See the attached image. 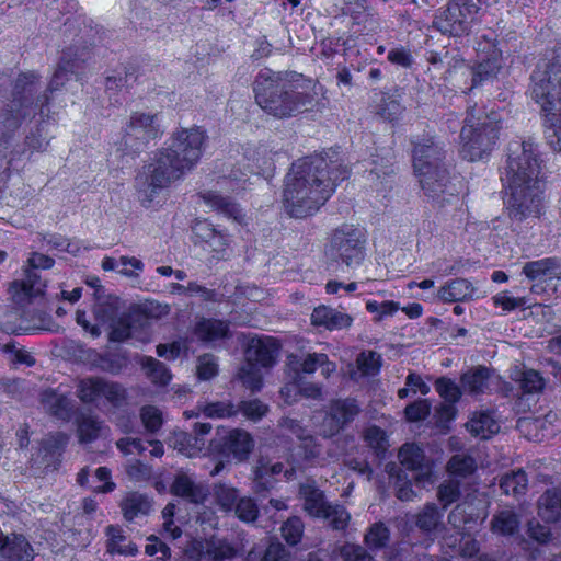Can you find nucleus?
<instances>
[{"label": "nucleus", "instance_id": "nucleus-32", "mask_svg": "<svg viewBox=\"0 0 561 561\" xmlns=\"http://www.w3.org/2000/svg\"><path fill=\"white\" fill-rule=\"evenodd\" d=\"M253 448L251 435L243 430H232L225 437L224 449L237 460H244Z\"/></svg>", "mask_w": 561, "mask_h": 561}, {"label": "nucleus", "instance_id": "nucleus-49", "mask_svg": "<svg viewBox=\"0 0 561 561\" xmlns=\"http://www.w3.org/2000/svg\"><path fill=\"white\" fill-rule=\"evenodd\" d=\"M75 68L76 62L62 56L48 84L47 92L53 94L64 87L66 81H69L71 77L75 76Z\"/></svg>", "mask_w": 561, "mask_h": 561}, {"label": "nucleus", "instance_id": "nucleus-35", "mask_svg": "<svg viewBox=\"0 0 561 561\" xmlns=\"http://www.w3.org/2000/svg\"><path fill=\"white\" fill-rule=\"evenodd\" d=\"M300 495L304 499L305 511L311 516L321 517L330 505L325 501L323 492L312 483L301 484Z\"/></svg>", "mask_w": 561, "mask_h": 561}, {"label": "nucleus", "instance_id": "nucleus-43", "mask_svg": "<svg viewBox=\"0 0 561 561\" xmlns=\"http://www.w3.org/2000/svg\"><path fill=\"white\" fill-rule=\"evenodd\" d=\"M123 312L121 311V300L115 296L99 298L94 307V314L103 324L115 322Z\"/></svg>", "mask_w": 561, "mask_h": 561}, {"label": "nucleus", "instance_id": "nucleus-11", "mask_svg": "<svg viewBox=\"0 0 561 561\" xmlns=\"http://www.w3.org/2000/svg\"><path fill=\"white\" fill-rule=\"evenodd\" d=\"M162 133L158 114L134 112L124 130L122 149L136 152Z\"/></svg>", "mask_w": 561, "mask_h": 561}, {"label": "nucleus", "instance_id": "nucleus-59", "mask_svg": "<svg viewBox=\"0 0 561 561\" xmlns=\"http://www.w3.org/2000/svg\"><path fill=\"white\" fill-rule=\"evenodd\" d=\"M329 520L330 525L337 530L344 529L350 522V513L339 504H330L321 516Z\"/></svg>", "mask_w": 561, "mask_h": 561}, {"label": "nucleus", "instance_id": "nucleus-53", "mask_svg": "<svg viewBox=\"0 0 561 561\" xmlns=\"http://www.w3.org/2000/svg\"><path fill=\"white\" fill-rule=\"evenodd\" d=\"M111 328L110 340L113 342H125L131 336L133 316L123 312L115 322L108 324Z\"/></svg>", "mask_w": 561, "mask_h": 561}, {"label": "nucleus", "instance_id": "nucleus-26", "mask_svg": "<svg viewBox=\"0 0 561 561\" xmlns=\"http://www.w3.org/2000/svg\"><path fill=\"white\" fill-rule=\"evenodd\" d=\"M201 230L204 231L203 238L208 247V251L210 252L211 260L221 261L228 260L232 250L230 248V237L228 234H224L221 232L216 231L210 225L204 224L201 227Z\"/></svg>", "mask_w": 561, "mask_h": 561}, {"label": "nucleus", "instance_id": "nucleus-12", "mask_svg": "<svg viewBox=\"0 0 561 561\" xmlns=\"http://www.w3.org/2000/svg\"><path fill=\"white\" fill-rule=\"evenodd\" d=\"M77 397L83 403L96 404L104 398L114 407H119L126 399V390L117 382L107 381L101 377H88L79 380Z\"/></svg>", "mask_w": 561, "mask_h": 561}, {"label": "nucleus", "instance_id": "nucleus-23", "mask_svg": "<svg viewBox=\"0 0 561 561\" xmlns=\"http://www.w3.org/2000/svg\"><path fill=\"white\" fill-rule=\"evenodd\" d=\"M202 198L207 206L217 213L222 214L239 225H247V216L243 209L229 197H225L216 192H206L202 195Z\"/></svg>", "mask_w": 561, "mask_h": 561}, {"label": "nucleus", "instance_id": "nucleus-44", "mask_svg": "<svg viewBox=\"0 0 561 561\" xmlns=\"http://www.w3.org/2000/svg\"><path fill=\"white\" fill-rule=\"evenodd\" d=\"M300 370L305 374H312L318 368L321 369V375L329 378L331 374L336 370V365L330 362L328 355L324 353H309L299 364Z\"/></svg>", "mask_w": 561, "mask_h": 561}, {"label": "nucleus", "instance_id": "nucleus-9", "mask_svg": "<svg viewBox=\"0 0 561 561\" xmlns=\"http://www.w3.org/2000/svg\"><path fill=\"white\" fill-rule=\"evenodd\" d=\"M479 11L473 0H449L446 9L435 15L433 23L443 34L468 35L478 21Z\"/></svg>", "mask_w": 561, "mask_h": 561}, {"label": "nucleus", "instance_id": "nucleus-56", "mask_svg": "<svg viewBox=\"0 0 561 561\" xmlns=\"http://www.w3.org/2000/svg\"><path fill=\"white\" fill-rule=\"evenodd\" d=\"M232 512L245 523L255 522L259 516L257 504L249 496L239 497Z\"/></svg>", "mask_w": 561, "mask_h": 561}, {"label": "nucleus", "instance_id": "nucleus-19", "mask_svg": "<svg viewBox=\"0 0 561 561\" xmlns=\"http://www.w3.org/2000/svg\"><path fill=\"white\" fill-rule=\"evenodd\" d=\"M33 559V547L23 535L1 536L0 561H32Z\"/></svg>", "mask_w": 561, "mask_h": 561}, {"label": "nucleus", "instance_id": "nucleus-54", "mask_svg": "<svg viewBox=\"0 0 561 561\" xmlns=\"http://www.w3.org/2000/svg\"><path fill=\"white\" fill-rule=\"evenodd\" d=\"M261 368L262 367L248 360L240 368L239 378L242 380V383L252 391H257L262 387L263 375Z\"/></svg>", "mask_w": 561, "mask_h": 561}, {"label": "nucleus", "instance_id": "nucleus-24", "mask_svg": "<svg viewBox=\"0 0 561 561\" xmlns=\"http://www.w3.org/2000/svg\"><path fill=\"white\" fill-rule=\"evenodd\" d=\"M523 274L530 280L561 279V263L558 257L550 256L530 261L523 266Z\"/></svg>", "mask_w": 561, "mask_h": 561}, {"label": "nucleus", "instance_id": "nucleus-41", "mask_svg": "<svg viewBox=\"0 0 561 561\" xmlns=\"http://www.w3.org/2000/svg\"><path fill=\"white\" fill-rule=\"evenodd\" d=\"M520 520L513 510H503L493 515L491 531L497 536H512L517 533Z\"/></svg>", "mask_w": 561, "mask_h": 561}, {"label": "nucleus", "instance_id": "nucleus-37", "mask_svg": "<svg viewBox=\"0 0 561 561\" xmlns=\"http://www.w3.org/2000/svg\"><path fill=\"white\" fill-rule=\"evenodd\" d=\"M227 322L217 319H202L195 324L194 334L204 342H214L228 335Z\"/></svg>", "mask_w": 561, "mask_h": 561}, {"label": "nucleus", "instance_id": "nucleus-61", "mask_svg": "<svg viewBox=\"0 0 561 561\" xmlns=\"http://www.w3.org/2000/svg\"><path fill=\"white\" fill-rule=\"evenodd\" d=\"M519 386L527 393H537L543 389L545 380L537 370L527 369L522 373Z\"/></svg>", "mask_w": 561, "mask_h": 561}, {"label": "nucleus", "instance_id": "nucleus-4", "mask_svg": "<svg viewBox=\"0 0 561 561\" xmlns=\"http://www.w3.org/2000/svg\"><path fill=\"white\" fill-rule=\"evenodd\" d=\"M39 76L36 72L21 73L15 80L12 100L1 114L0 144L8 146V154H12V159L23 153L14 148L9 151L16 130L25 119L33 117L37 110L44 114L45 107L49 104V95H39Z\"/></svg>", "mask_w": 561, "mask_h": 561}, {"label": "nucleus", "instance_id": "nucleus-33", "mask_svg": "<svg viewBox=\"0 0 561 561\" xmlns=\"http://www.w3.org/2000/svg\"><path fill=\"white\" fill-rule=\"evenodd\" d=\"M239 409L231 401L198 402L191 413L185 412L186 417L203 414L209 419H226L236 416Z\"/></svg>", "mask_w": 561, "mask_h": 561}, {"label": "nucleus", "instance_id": "nucleus-3", "mask_svg": "<svg viewBox=\"0 0 561 561\" xmlns=\"http://www.w3.org/2000/svg\"><path fill=\"white\" fill-rule=\"evenodd\" d=\"M511 191L510 217L522 222L543 213L546 174L537 144L512 140L507 147L505 178Z\"/></svg>", "mask_w": 561, "mask_h": 561}, {"label": "nucleus", "instance_id": "nucleus-48", "mask_svg": "<svg viewBox=\"0 0 561 561\" xmlns=\"http://www.w3.org/2000/svg\"><path fill=\"white\" fill-rule=\"evenodd\" d=\"M213 494L217 505L226 513L233 511L234 505L240 497L239 491L226 483H216L213 488Z\"/></svg>", "mask_w": 561, "mask_h": 561}, {"label": "nucleus", "instance_id": "nucleus-52", "mask_svg": "<svg viewBox=\"0 0 561 561\" xmlns=\"http://www.w3.org/2000/svg\"><path fill=\"white\" fill-rule=\"evenodd\" d=\"M476 460L463 454H457L450 458L447 465L449 473L454 477L466 478L474 472Z\"/></svg>", "mask_w": 561, "mask_h": 561}, {"label": "nucleus", "instance_id": "nucleus-8", "mask_svg": "<svg viewBox=\"0 0 561 561\" xmlns=\"http://www.w3.org/2000/svg\"><path fill=\"white\" fill-rule=\"evenodd\" d=\"M327 255L330 260L355 268L366 256V236L363 229L344 225L331 236Z\"/></svg>", "mask_w": 561, "mask_h": 561}, {"label": "nucleus", "instance_id": "nucleus-42", "mask_svg": "<svg viewBox=\"0 0 561 561\" xmlns=\"http://www.w3.org/2000/svg\"><path fill=\"white\" fill-rule=\"evenodd\" d=\"M444 513L434 503H427L414 517L416 527L425 534H431L442 525Z\"/></svg>", "mask_w": 561, "mask_h": 561}, {"label": "nucleus", "instance_id": "nucleus-21", "mask_svg": "<svg viewBox=\"0 0 561 561\" xmlns=\"http://www.w3.org/2000/svg\"><path fill=\"white\" fill-rule=\"evenodd\" d=\"M283 474L287 480L291 479L295 474L294 467L285 468L282 462L271 463L267 460L260 459L254 469V491L262 492L272 486V478Z\"/></svg>", "mask_w": 561, "mask_h": 561}, {"label": "nucleus", "instance_id": "nucleus-36", "mask_svg": "<svg viewBox=\"0 0 561 561\" xmlns=\"http://www.w3.org/2000/svg\"><path fill=\"white\" fill-rule=\"evenodd\" d=\"M68 439V435L61 432L50 434L43 439L41 453L43 454V462L46 467L54 466L59 461Z\"/></svg>", "mask_w": 561, "mask_h": 561}, {"label": "nucleus", "instance_id": "nucleus-28", "mask_svg": "<svg viewBox=\"0 0 561 561\" xmlns=\"http://www.w3.org/2000/svg\"><path fill=\"white\" fill-rule=\"evenodd\" d=\"M41 403L43 409L58 420L69 421L72 415L73 402L65 394L54 390H46L42 393Z\"/></svg>", "mask_w": 561, "mask_h": 561}, {"label": "nucleus", "instance_id": "nucleus-34", "mask_svg": "<svg viewBox=\"0 0 561 561\" xmlns=\"http://www.w3.org/2000/svg\"><path fill=\"white\" fill-rule=\"evenodd\" d=\"M471 435L488 439L500 431V425L488 411L474 412L466 424Z\"/></svg>", "mask_w": 561, "mask_h": 561}, {"label": "nucleus", "instance_id": "nucleus-7", "mask_svg": "<svg viewBox=\"0 0 561 561\" xmlns=\"http://www.w3.org/2000/svg\"><path fill=\"white\" fill-rule=\"evenodd\" d=\"M461 129V156L468 161H478L488 157L494 149L501 128V115L496 112L485 113L471 107Z\"/></svg>", "mask_w": 561, "mask_h": 561}, {"label": "nucleus", "instance_id": "nucleus-15", "mask_svg": "<svg viewBox=\"0 0 561 561\" xmlns=\"http://www.w3.org/2000/svg\"><path fill=\"white\" fill-rule=\"evenodd\" d=\"M399 459L403 467L413 472L412 478L417 484L425 486L433 483L432 463L417 445L404 444L399 450Z\"/></svg>", "mask_w": 561, "mask_h": 561}, {"label": "nucleus", "instance_id": "nucleus-51", "mask_svg": "<svg viewBox=\"0 0 561 561\" xmlns=\"http://www.w3.org/2000/svg\"><path fill=\"white\" fill-rule=\"evenodd\" d=\"M528 479L523 470L511 472L502 477L500 486L505 494L518 496L527 489Z\"/></svg>", "mask_w": 561, "mask_h": 561}, {"label": "nucleus", "instance_id": "nucleus-46", "mask_svg": "<svg viewBox=\"0 0 561 561\" xmlns=\"http://www.w3.org/2000/svg\"><path fill=\"white\" fill-rule=\"evenodd\" d=\"M141 367L147 378L156 386L164 387L172 379V374L165 364L153 357H144Z\"/></svg>", "mask_w": 561, "mask_h": 561}, {"label": "nucleus", "instance_id": "nucleus-63", "mask_svg": "<svg viewBox=\"0 0 561 561\" xmlns=\"http://www.w3.org/2000/svg\"><path fill=\"white\" fill-rule=\"evenodd\" d=\"M304 533V524L299 517L288 518L282 526V536L289 545L299 542Z\"/></svg>", "mask_w": 561, "mask_h": 561}, {"label": "nucleus", "instance_id": "nucleus-58", "mask_svg": "<svg viewBox=\"0 0 561 561\" xmlns=\"http://www.w3.org/2000/svg\"><path fill=\"white\" fill-rule=\"evenodd\" d=\"M389 529L381 523L373 525L365 536L366 545L373 549H381L389 541Z\"/></svg>", "mask_w": 561, "mask_h": 561}, {"label": "nucleus", "instance_id": "nucleus-17", "mask_svg": "<svg viewBox=\"0 0 561 561\" xmlns=\"http://www.w3.org/2000/svg\"><path fill=\"white\" fill-rule=\"evenodd\" d=\"M279 346L272 337H252L245 351V358L250 363L270 368L276 363Z\"/></svg>", "mask_w": 561, "mask_h": 561}, {"label": "nucleus", "instance_id": "nucleus-25", "mask_svg": "<svg viewBox=\"0 0 561 561\" xmlns=\"http://www.w3.org/2000/svg\"><path fill=\"white\" fill-rule=\"evenodd\" d=\"M353 319L347 313L336 309L320 306L311 314V322L316 327H323L330 331L348 328Z\"/></svg>", "mask_w": 561, "mask_h": 561}, {"label": "nucleus", "instance_id": "nucleus-60", "mask_svg": "<svg viewBox=\"0 0 561 561\" xmlns=\"http://www.w3.org/2000/svg\"><path fill=\"white\" fill-rule=\"evenodd\" d=\"M364 439L377 454L385 451L388 447L386 432L376 425H370L364 431Z\"/></svg>", "mask_w": 561, "mask_h": 561}, {"label": "nucleus", "instance_id": "nucleus-1", "mask_svg": "<svg viewBox=\"0 0 561 561\" xmlns=\"http://www.w3.org/2000/svg\"><path fill=\"white\" fill-rule=\"evenodd\" d=\"M348 174L340 152L333 149L297 160L284 180L285 210L295 218L314 215Z\"/></svg>", "mask_w": 561, "mask_h": 561}, {"label": "nucleus", "instance_id": "nucleus-6", "mask_svg": "<svg viewBox=\"0 0 561 561\" xmlns=\"http://www.w3.org/2000/svg\"><path fill=\"white\" fill-rule=\"evenodd\" d=\"M253 91L259 106L278 117H289L312 106L313 96L296 90L293 84L271 69H262L254 81Z\"/></svg>", "mask_w": 561, "mask_h": 561}, {"label": "nucleus", "instance_id": "nucleus-14", "mask_svg": "<svg viewBox=\"0 0 561 561\" xmlns=\"http://www.w3.org/2000/svg\"><path fill=\"white\" fill-rule=\"evenodd\" d=\"M360 409L354 399H339L331 403L329 412L321 425V435L332 437L340 433L355 416Z\"/></svg>", "mask_w": 561, "mask_h": 561}, {"label": "nucleus", "instance_id": "nucleus-29", "mask_svg": "<svg viewBox=\"0 0 561 561\" xmlns=\"http://www.w3.org/2000/svg\"><path fill=\"white\" fill-rule=\"evenodd\" d=\"M476 288L466 278H455L443 285L437 293L444 302H457L472 299Z\"/></svg>", "mask_w": 561, "mask_h": 561}, {"label": "nucleus", "instance_id": "nucleus-47", "mask_svg": "<svg viewBox=\"0 0 561 561\" xmlns=\"http://www.w3.org/2000/svg\"><path fill=\"white\" fill-rule=\"evenodd\" d=\"M55 261L48 255L33 252L27 260L28 267L26 270V279L24 280V287L30 288L31 290H35L36 293L41 291V287L37 286V279L39 278L36 272L33 270L43 268L47 270L53 267Z\"/></svg>", "mask_w": 561, "mask_h": 561}, {"label": "nucleus", "instance_id": "nucleus-31", "mask_svg": "<svg viewBox=\"0 0 561 561\" xmlns=\"http://www.w3.org/2000/svg\"><path fill=\"white\" fill-rule=\"evenodd\" d=\"M435 389L439 396L447 402L440 407L442 416L450 420L455 416L456 409L454 404L460 399L461 390L459 386L451 379L442 377L435 382Z\"/></svg>", "mask_w": 561, "mask_h": 561}, {"label": "nucleus", "instance_id": "nucleus-57", "mask_svg": "<svg viewBox=\"0 0 561 561\" xmlns=\"http://www.w3.org/2000/svg\"><path fill=\"white\" fill-rule=\"evenodd\" d=\"M248 420L257 422L268 411V407L259 399L243 400L236 405Z\"/></svg>", "mask_w": 561, "mask_h": 561}, {"label": "nucleus", "instance_id": "nucleus-38", "mask_svg": "<svg viewBox=\"0 0 561 561\" xmlns=\"http://www.w3.org/2000/svg\"><path fill=\"white\" fill-rule=\"evenodd\" d=\"M121 508L123 511L124 517L128 522H133L134 519L140 516H145L150 512L151 502L146 495L131 492L123 499Z\"/></svg>", "mask_w": 561, "mask_h": 561}, {"label": "nucleus", "instance_id": "nucleus-39", "mask_svg": "<svg viewBox=\"0 0 561 561\" xmlns=\"http://www.w3.org/2000/svg\"><path fill=\"white\" fill-rule=\"evenodd\" d=\"M107 536L106 548L111 553L123 556H135L138 551L137 546L127 540L121 527L110 525L105 529Z\"/></svg>", "mask_w": 561, "mask_h": 561}, {"label": "nucleus", "instance_id": "nucleus-55", "mask_svg": "<svg viewBox=\"0 0 561 561\" xmlns=\"http://www.w3.org/2000/svg\"><path fill=\"white\" fill-rule=\"evenodd\" d=\"M366 309L368 312L375 314V322H380L388 317H392L400 309V306L392 300H368L366 302Z\"/></svg>", "mask_w": 561, "mask_h": 561}, {"label": "nucleus", "instance_id": "nucleus-40", "mask_svg": "<svg viewBox=\"0 0 561 561\" xmlns=\"http://www.w3.org/2000/svg\"><path fill=\"white\" fill-rule=\"evenodd\" d=\"M538 514L546 522H557L561 518V491L548 490L538 501Z\"/></svg>", "mask_w": 561, "mask_h": 561}, {"label": "nucleus", "instance_id": "nucleus-62", "mask_svg": "<svg viewBox=\"0 0 561 561\" xmlns=\"http://www.w3.org/2000/svg\"><path fill=\"white\" fill-rule=\"evenodd\" d=\"M439 502L446 508L451 503L456 502L460 496V484L457 480L450 479L442 483L437 491Z\"/></svg>", "mask_w": 561, "mask_h": 561}, {"label": "nucleus", "instance_id": "nucleus-45", "mask_svg": "<svg viewBox=\"0 0 561 561\" xmlns=\"http://www.w3.org/2000/svg\"><path fill=\"white\" fill-rule=\"evenodd\" d=\"M172 444L179 453L187 457H194L203 450L205 439L196 437L193 433L179 431L174 433Z\"/></svg>", "mask_w": 561, "mask_h": 561}, {"label": "nucleus", "instance_id": "nucleus-16", "mask_svg": "<svg viewBox=\"0 0 561 561\" xmlns=\"http://www.w3.org/2000/svg\"><path fill=\"white\" fill-rule=\"evenodd\" d=\"M193 549L198 552L199 561L233 560L239 548L226 538L211 537L205 541H195Z\"/></svg>", "mask_w": 561, "mask_h": 561}, {"label": "nucleus", "instance_id": "nucleus-10", "mask_svg": "<svg viewBox=\"0 0 561 561\" xmlns=\"http://www.w3.org/2000/svg\"><path fill=\"white\" fill-rule=\"evenodd\" d=\"M413 168L415 175L419 178L420 185L433 195L435 190L432 186L434 174L432 170L446 168L443 163V147L430 136L413 140Z\"/></svg>", "mask_w": 561, "mask_h": 561}, {"label": "nucleus", "instance_id": "nucleus-2", "mask_svg": "<svg viewBox=\"0 0 561 561\" xmlns=\"http://www.w3.org/2000/svg\"><path fill=\"white\" fill-rule=\"evenodd\" d=\"M206 141L207 134L201 127L173 133L169 145L156 153L153 161L136 179L141 205L149 207L161 190L193 170L203 156Z\"/></svg>", "mask_w": 561, "mask_h": 561}, {"label": "nucleus", "instance_id": "nucleus-5", "mask_svg": "<svg viewBox=\"0 0 561 561\" xmlns=\"http://www.w3.org/2000/svg\"><path fill=\"white\" fill-rule=\"evenodd\" d=\"M530 96L545 116V137L554 151L561 152V57L538 66L531 75Z\"/></svg>", "mask_w": 561, "mask_h": 561}, {"label": "nucleus", "instance_id": "nucleus-50", "mask_svg": "<svg viewBox=\"0 0 561 561\" xmlns=\"http://www.w3.org/2000/svg\"><path fill=\"white\" fill-rule=\"evenodd\" d=\"M403 111L404 107L394 95L382 94L376 113L386 121L396 122L400 119Z\"/></svg>", "mask_w": 561, "mask_h": 561}, {"label": "nucleus", "instance_id": "nucleus-30", "mask_svg": "<svg viewBox=\"0 0 561 561\" xmlns=\"http://www.w3.org/2000/svg\"><path fill=\"white\" fill-rule=\"evenodd\" d=\"M492 374L488 367L478 366L461 375L460 381L465 391L477 396L490 389Z\"/></svg>", "mask_w": 561, "mask_h": 561}, {"label": "nucleus", "instance_id": "nucleus-27", "mask_svg": "<svg viewBox=\"0 0 561 561\" xmlns=\"http://www.w3.org/2000/svg\"><path fill=\"white\" fill-rule=\"evenodd\" d=\"M78 438L81 444L96 440L107 430L104 422L91 412H80L76 419Z\"/></svg>", "mask_w": 561, "mask_h": 561}, {"label": "nucleus", "instance_id": "nucleus-22", "mask_svg": "<svg viewBox=\"0 0 561 561\" xmlns=\"http://www.w3.org/2000/svg\"><path fill=\"white\" fill-rule=\"evenodd\" d=\"M432 173H434L432 179V186L435 190L433 195H431L430 192L426 191L422 185L420 186L424 196L427 197L428 201L438 206H443L446 202H449L450 197H454L457 194V190L455 185L449 181V173L447 168H438L436 170H432Z\"/></svg>", "mask_w": 561, "mask_h": 561}, {"label": "nucleus", "instance_id": "nucleus-18", "mask_svg": "<svg viewBox=\"0 0 561 561\" xmlns=\"http://www.w3.org/2000/svg\"><path fill=\"white\" fill-rule=\"evenodd\" d=\"M174 495L194 504H202L209 494L206 483L197 481L193 476L180 472L175 476L171 485Z\"/></svg>", "mask_w": 561, "mask_h": 561}, {"label": "nucleus", "instance_id": "nucleus-64", "mask_svg": "<svg viewBox=\"0 0 561 561\" xmlns=\"http://www.w3.org/2000/svg\"><path fill=\"white\" fill-rule=\"evenodd\" d=\"M247 561H289V556L285 547L277 542L271 543L260 559L253 552H250Z\"/></svg>", "mask_w": 561, "mask_h": 561}, {"label": "nucleus", "instance_id": "nucleus-13", "mask_svg": "<svg viewBox=\"0 0 561 561\" xmlns=\"http://www.w3.org/2000/svg\"><path fill=\"white\" fill-rule=\"evenodd\" d=\"M477 65L472 68V85L476 88L493 80L502 68V53L492 39L486 37L477 44Z\"/></svg>", "mask_w": 561, "mask_h": 561}, {"label": "nucleus", "instance_id": "nucleus-20", "mask_svg": "<svg viewBox=\"0 0 561 561\" xmlns=\"http://www.w3.org/2000/svg\"><path fill=\"white\" fill-rule=\"evenodd\" d=\"M244 158L250 162L248 164L249 173H270L275 168V160L282 154L273 151L268 145L248 146L244 148Z\"/></svg>", "mask_w": 561, "mask_h": 561}]
</instances>
